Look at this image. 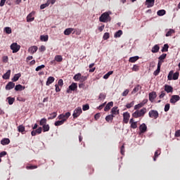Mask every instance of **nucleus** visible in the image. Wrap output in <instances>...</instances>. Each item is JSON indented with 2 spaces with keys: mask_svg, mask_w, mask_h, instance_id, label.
I'll list each match as a JSON object with an SVG mask.
<instances>
[{
  "mask_svg": "<svg viewBox=\"0 0 180 180\" xmlns=\"http://www.w3.org/2000/svg\"><path fill=\"white\" fill-rule=\"evenodd\" d=\"M56 79L53 77H49L46 83V85L49 86V85H51V84H53Z\"/></svg>",
  "mask_w": 180,
  "mask_h": 180,
  "instance_id": "obj_24",
  "label": "nucleus"
},
{
  "mask_svg": "<svg viewBox=\"0 0 180 180\" xmlns=\"http://www.w3.org/2000/svg\"><path fill=\"white\" fill-rule=\"evenodd\" d=\"M167 58V53H163L158 58V64H160V65H162V63H164V60Z\"/></svg>",
  "mask_w": 180,
  "mask_h": 180,
  "instance_id": "obj_13",
  "label": "nucleus"
},
{
  "mask_svg": "<svg viewBox=\"0 0 180 180\" xmlns=\"http://www.w3.org/2000/svg\"><path fill=\"white\" fill-rule=\"evenodd\" d=\"M25 89V86H22L21 84H17L15 86V91H23Z\"/></svg>",
  "mask_w": 180,
  "mask_h": 180,
  "instance_id": "obj_33",
  "label": "nucleus"
},
{
  "mask_svg": "<svg viewBox=\"0 0 180 180\" xmlns=\"http://www.w3.org/2000/svg\"><path fill=\"white\" fill-rule=\"evenodd\" d=\"M148 115H149V117H151L152 119H158V117L160 116L158 111L155 110H151L148 112Z\"/></svg>",
  "mask_w": 180,
  "mask_h": 180,
  "instance_id": "obj_5",
  "label": "nucleus"
},
{
  "mask_svg": "<svg viewBox=\"0 0 180 180\" xmlns=\"http://www.w3.org/2000/svg\"><path fill=\"white\" fill-rule=\"evenodd\" d=\"M112 74H113V71H110L108 73H106L104 76H103V79H108V78H109V77H110V75H112Z\"/></svg>",
  "mask_w": 180,
  "mask_h": 180,
  "instance_id": "obj_45",
  "label": "nucleus"
},
{
  "mask_svg": "<svg viewBox=\"0 0 180 180\" xmlns=\"http://www.w3.org/2000/svg\"><path fill=\"white\" fill-rule=\"evenodd\" d=\"M43 131V128L41 127H39L37 129L33 130L31 132L32 136H36V134H41V131Z\"/></svg>",
  "mask_w": 180,
  "mask_h": 180,
  "instance_id": "obj_12",
  "label": "nucleus"
},
{
  "mask_svg": "<svg viewBox=\"0 0 180 180\" xmlns=\"http://www.w3.org/2000/svg\"><path fill=\"white\" fill-rule=\"evenodd\" d=\"M161 63H158L157 70L153 72L155 77H157V75H159L160 72H161Z\"/></svg>",
  "mask_w": 180,
  "mask_h": 180,
  "instance_id": "obj_22",
  "label": "nucleus"
},
{
  "mask_svg": "<svg viewBox=\"0 0 180 180\" xmlns=\"http://www.w3.org/2000/svg\"><path fill=\"white\" fill-rule=\"evenodd\" d=\"M47 124V119L46 118H42L40 122H39V124L40 126H44Z\"/></svg>",
  "mask_w": 180,
  "mask_h": 180,
  "instance_id": "obj_41",
  "label": "nucleus"
},
{
  "mask_svg": "<svg viewBox=\"0 0 180 180\" xmlns=\"http://www.w3.org/2000/svg\"><path fill=\"white\" fill-rule=\"evenodd\" d=\"M77 88H78V84L73 82L70 86H69V89L67 90V93L70 94V91H75Z\"/></svg>",
  "mask_w": 180,
  "mask_h": 180,
  "instance_id": "obj_10",
  "label": "nucleus"
},
{
  "mask_svg": "<svg viewBox=\"0 0 180 180\" xmlns=\"http://www.w3.org/2000/svg\"><path fill=\"white\" fill-rule=\"evenodd\" d=\"M139 56L131 57L129 60V63H136L139 60Z\"/></svg>",
  "mask_w": 180,
  "mask_h": 180,
  "instance_id": "obj_39",
  "label": "nucleus"
},
{
  "mask_svg": "<svg viewBox=\"0 0 180 180\" xmlns=\"http://www.w3.org/2000/svg\"><path fill=\"white\" fill-rule=\"evenodd\" d=\"M143 106H144V105L143 104H141V103H140L134 106V110H137L143 108Z\"/></svg>",
  "mask_w": 180,
  "mask_h": 180,
  "instance_id": "obj_49",
  "label": "nucleus"
},
{
  "mask_svg": "<svg viewBox=\"0 0 180 180\" xmlns=\"http://www.w3.org/2000/svg\"><path fill=\"white\" fill-rule=\"evenodd\" d=\"M39 51H41V53H43V51H46V46H44V45H41L39 49Z\"/></svg>",
  "mask_w": 180,
  "mask_h": 180,
  "instance_id": "obj_61",
  "label": "nucleus"
},
{
  "mask_svg": "<svg viewBox=\"0 0 180 180\" xmlns=\"http://www.w3.org/2000/svg\"><path fill=\"white\" fill-rule=\"evenodd\" d=\"M9 143H11V140L8 138H4L1 141V144H2V146H8Z\"/></svg>",
  "mask_w": 180,
  "mask_h": 180,
  "instance_id": "obj_25",
  "label": "nucleus"
},
{
  "mask_svg": "<svg viewBox=\"0 0 180 180\" xmlns=\"http://www.w3.org/2000/svg\"><path fill=\"white\" fill-rule=\"evenodd\" d=\"M130 119V113L129 112H126L123 113V122L126 124L129 123V120Z\"/></svg>",
  "mask_w": 180,
  "mask_h": 180,
  "instance_id": "obj_9",
  "label": "nucleus"
},
{
  "mask_svg": "<svg viewBox=\"0 0 180 180\" xmlns=\"http://www.w3.org/2000/svg\"><path fill=\"white\" fill-rule=\"evenodd\" d=\"M55 61H57V63H61V61H63V56L61 55H56L55 56Z\"/></svg>",
  "mask_w": 180,
  "mask_h": 180,
  "instance_id": "obj_35",
  "label": "nucleus"
},
{
  "mask_svg": "<svg viewBox=\"0 0 180 180\" xmlns=\"http://www.w3.org/2000/svg\"><path fill=\"white\" fill-rule=\"evenodd\" d=\"M50 115L51 117H49V119H56V117H57V112H52L50 114Z\"/></svg>",
  "mask_w": 180,
  "mask_h": 180,
  "instance_id": "obj_58",
  "label": "nucleus"
},
{
  "mask_svg": "<svg viewBox=\"0 0 180 180\" xmlns=\"http://www.w3.org/2000/svg\"><path fill=\"white\" fill-rule=\"evenodd\" d=\"M106 98V94H103V93H101L98 97V99H100L101 101H103V99Z\"/></svg>",
  "mask_w": 180,
  "mask_h": 180,
  "instance_id": "obj_51",
  "label": "nucleus"
},
{
  "mask_svg": "<svg viewBox=\"0 0 180 180\" xmlns=\"http://www.w3.org/2000/svg\"><path fill=\"white\" fill-rule=\"evenodd\" d=\"M18 130L20 133H22L23 134V132L25 131V126H23V125L18 126Z\"/></svg>",
  "mask_w": 180,
  "mask_h": 180,
  "instance_id": "obj_43",
  "label": "nucleus"
},
{
  "mask_svg": "<svg viewBox=\"0 0 180 180\" xmlns=\"http://www.w3.org/2000/svg\"><path fill=\"white\" fill-rule=\"evenodd\" d=\"M139 70H140V67L137 65H134L133 68H132V71H139Z\"/></svg>",
  "mask_w": 180,
  "mask_h": 180,
  "instance_id": "obj_55",
  "label": "nucleus"
},
{
  "mask_svg": "<svg viewBox=\"0 0 180 180\" xmlns=\"http://www.w3.org/2000/svg\"><path fill=\"white\" fill-rule=\"evenodd\" d=\"M125 106L127 109H130V108H133V106H134V101L127 103Z\"/></svg>",
  "mask_w": 180,
  "mask_h": 180,
  "instance_id": "obj_50",
  "label": "nucleus"
},
{
  "mask_svg": "<svg viewBox=\"0 0 180 180\" xmlns=\"http://www.w3.org/2000/svg\"><path fill=\"white\" fill-rule=\"evenodd\" d=\"M20 77H22V75L20 73L15 74L12 79L13 82H16V81H18Z\"/></svg>",
  "mask_w": 180,
  "mask_h": 180,
  "instance_id": "obj_27",
  "label": "nucleus"
},
{
  "mask_svg": "<svg viewBox=\"0 0 180 180\" xmlns=\"http://www.w3.org/2000/svg\"><path fill=\"white\" fill-rule=\"evenodd\" d=\"M40 40L41 41H49V35H41Z\"/></svg>",
  "mask_w": 180,
  "mask_h": 180,
  "instance_id": "obj_34",
  "label": "nucleus"
},
{
  "mask_svg": "<svg viewBox=\"0 0 180 180\" xmlns=\"http://www.w3.org/2000/svg\"><path fill=\"white\" fill-rule=\"evenodd\" d=\"M37 50H39V48L37 46H32L28 49V52L30 53V54H34Z\"/></svg>",
  "mask_w": 180,
  "mask_h": 180,
  "instance_id": "obj_16",
  "label": "nucleus"
},
{
  "mask_svg": "<svg viewBox=\"0 0 180 180\" xmlns=\"http://www.w3.org/2000/svg\"><path fill=\"white\" fill-rule=\"evenodd\" d=\"M42 129L44 132L49 131L50 130V125L49 124L43 125Z\"/></svg>",
  "mask_w": 180,
  "mask_h": 180,
  "instance_id": "obj_40",
  "label": "nucleus"
},
{
  "mask_svg": "<svg viewBox=\"0 0 180 180\" xmlns=\"http://www.w3.org/2000/svg\"><path fill=\"white\" fill-rule=\"evenodd\" d=\"M110 37V35L109 32H105L103 34V40H108V39H109Z\"/></svg>",
  "mask_w": 180,
  "mask_h": 180,
  "instance_id": "obj_48",
  "label": "nucleus"
},
{
  "mask_svg": "<svg viewBox=\"0 0 180 180\" xmlns=\"http://www.w3.org/2000/svg\"><path fill=\"white\" fill-rule=\"evenodd\" d=\"M64 123L65 122L62 120H60V121H56L55 122V126H61V125L64 124Z\"/></svg>",
  "mask_w": 180,
  "mask_h": 180,
  "instance_id": "obj_52",
  "label": "nucleus"
},
{
  "mask_svg": "<svg viewBox=\"0 0 180 180\" xmlns=\"http://www.w3.org/2000/svg\"><path fill=\"white\" fill-rule=\"evenodd\" d=\"M47 6H49V4L47 3H45L40 6V9H45V8H47Z\"/></svg>",
  "mask_w": 180,
  "mask_h": 180,
  "instance_id": "obj_63",
  "label": "nucleus"
},
{
  "mask_svg": "<svg viewBox=\"0 0 180 180\" xmlns=\"http://www.w3.org/2000/svg\"><path fill=\"white\" fill-rule=\"evenodd\" d=\"M123 34V31L118 30L117 32L115 33L114 37H120Z\"/></svg>",
  "mask_w": 180,
  "mask_h": 180,
  "instance_id": "obj_42",
  "label": "nucleus"
},
{
  "mask_svg": "<svg viewBox=\"0 0 180 180\" xmlns=\"http://www.w3.org/2000/svg\"><path fill=\"white\" fill-rule=\"evenodd\" d=\"M147 113V108H143L140 110H136L134 113H132V117L137 119L138 117H143L144 115Z\"/></svg>",
  "mask_w": 180,
  "mask_h": 180,
  "instance_id": "obj_1",
  "label": "nucleus"
},
{
  "mask_svg": "<svg viewBox=\"0 0 180 180\" xmlns=\"http://www.w3.org/2000/svg\"><path fill=\"white\" fill-rule=\"evenodd\" d=\"M36 168H37V166L36 165H30L26 167L27 169H36Z\"/></svg>",
  "mask_w": 180,
  "mask_h": 180,
  "instance_id": "obj_54",
  "label": "nucleus"
},
{
  "mask_svg": "<svg viewBox=\"0 0 180 180\" xmlns=\"http://www.w3.org/2000/svg\"><path fill=\"white\" fill-rule=\"evenodd\" d=\"M87 79L88 77L82 75L79 81L80 83H84Z\"/></svg>",
  "mask_w": 180,
  "mask_h": 180,
  "instance_id": "obj_44",
  "label": "nucleus"
},
{
  "mask_svg": "<svg viewBox=\"0 0 180 180\" xmlns=\"http://www.w3.org/2000/svg\"><path fill=\"white\" fill-rule=\"evenodd\" d=\"M64 85V82L62 79H60L58 82V86H63Z\"/></svg>",
  "mask_w": 180,
  "mask_h": 180,
  "instance_id": "obj_60",
  "label": "nucleus"
},
{
  "mask_svg": "<svg viewBox=\"0 0 180 180\" xmlns=\"http://www.w3.org/2000/svg\"><path fill=\"white\" fill-rule=\"evenodd\" d=\"M34 11H32L27 16V22H33L34 20Z\"/></svg>",
  "mask_w": 180,
  "mask_h": 180,
  "instance_id": "obj_14",
  "label": "nucleus"
},
{
  "mask_svg": "<svg viewBox=\"0 0 180 180\" xmlns=\"http://www.w3.org/2000/svg\"><path fill=\"white\" fill-rule=\"evenodd\" d=\"M70 116H71V112H68L65 114L59 115L58 118L59 120H63L64 122H67V120H68V117H70Z\"/></svg>",
  "mask_w": 180,
  "mask_h": 180,
  "instance_id": "obj_4",
  "label": "nucleus"
},
{
  "mask_svg": "<svg viewBox=\"0 0 180 180\" xmlns=\"http://www.w3.org/2000/svg\"><path fill=\"white\" fill-rule=\"evenodd\" d=\"M13 88H15V83L13 82H9L6 86V91H11V89H13Z\"/></svg>",
  "mask_w": 180,
  "mask_h": 180,
  "instance_id": "obj_17",
  "label": "nucleus"
},
{
  "mask_svg": "<svg viewBox=\"0 0 180 180\" xmlns=\"http://www.w3.org/2000/svg\"><path fill=\"white\" fill-rule=\"evenodd\" d=\"M79 88H80L82 89H85V83H79Z\"/></svg>",
  "mask_w": 180,
  "mask_h": 180,
  "instance_id": "obj_64",
  "label": "nucleus"
},
{
  "mask_svg": "<svg viewBox=\"0 0 180 180\" xmlns=\"http://www.w3.org/2000/svg\"><path fill=\"white\" fill-rule=\"evenodd\" d=\"M168 49H169V46H168V44H165L161 50L162 53H166L168 51Z\"/></svg>",
  "mask_w": 180,
  "mask_h": 180,
  "instance_id": "obj_36",
  "label": "nucleus"
},
{
  "mask_svg": "<svg viewBox=\"0 0 180 180\" xmlns=\"http://www.w3.org/2000/svg\"><path fill=\"white\" fill-rule=\"evenodd\" d=\"M139 130L141 133H146V131H147V125H146L144 123L141 124L139 127Z\"/></svg>",
  "mask_w": 180,
  "mask_h": 180,
  "instance_id": "obj_23",
  "label": "nucleus"
},
{
  "mask_svg": "<svg viewBox=\"0 0 180 180\" xmlns=\"http://www.w3.org/2000/svg\"><path fill=\"white\" fill-rule=\"evenodd\" d=\"M172 33H175V30H169L167 33H166V37H169L172 34Z\"/></svg>",
  "mask_w": 180,
  "mask_h": 180,
  "instance_id": "obj_47",
  "label": "nucleus"
},
{
  "mask_svg": "<svg viewBox=\"0 0 180 180\" xmlns=\"http://www.w3.org/2000/svg\"><path fill=\"white\" fill-rule=\"evenodd\" d=\"M46 68V65H41L36 68L35 71H40L41 70H43V68Z\"/></svg>",
  "mask_w": 180,
  "mask_h": 180,
  "instance_id": "obj_53",
  "label": "nucleus"
},
{
  "mask_svg": "<svg viewBox=\"0 0 180 180\" xmlns=\"http://www.w3.org/2000/svg\"><path fill=\"white\" fill-rule=\"evenodd\" d=\"M11 49L13 51V53H18L20 50V46L18 45V43H13L11 45Z\"/></svg>",
  "mask_w": 180,
  "mask_h": 180,
  "instance_id": "obj_7",
  "label": "nucleus"
},
{
  "mask_svg": "<svg viewBox=\"0 0 180 180\" xmlns=\"http://www.w3.org/2000/svg\"><path fill=\"white\" fill-rule=\"evenodd\" d=\"M113 117H115V116L112 114L107 115L105 117V120H106V122H108V123H109V122H110L112 123V122L113 121Z\"/></svg>",
  "mask_w": 180,
  "mask_h": 180,
  "instance_id": "obj_28",
  "label": "nucleus"
},
{
  "mask_svg": "<svg viewBox=\"0 0 180 180\" xmlns=\"http://www.w3.org/2000/svg\"><path fill=\"white\" fill-rule=\"evenodd\" d=\"M82 76V75H81V73H77L73 77V79H75V81H79Z\"/></svg>",
  "mask_w": 180,
  "mask_h": 180,
  "instance_id": "obj_37",
  "label": "nucleus"
},
{
  "mask_svg": "<svg viewBox=\"0 0 180 180\" xmlns=\"http://www.w3.org/2000/svg\"><path fill=\"white\" fill-rule=\"evenodd\" d=\"M152 53H158L160 51V46L158 44L155 45L151 50Z\"/></svg>",
  "mask_w": 180,
  "mask_h": 180,
  "instance_id": "obj_29",
  "label": "nucleus"
},
{
  "mask_svg": "<svg viewBox=\"0 0 180 180\" xmlns=\"http://www.w3.org/2000/svg\"><path fill=\"white\" fill-rule=\"evenodd\" d=\"M180 100V96L179 95H173L170 98V103L175 105Z\"/></svg>",
  "mask_w": 180,
  "mask_h": 180,
  "instance_id": "obj_8",
  "label": "nucleus"
},
{
  "mask_svg": "<svg viewBox=\"0 0 180 180\" xmlns=\"http://www.w3.org/2000/svg\"><path fill=\"white\" fill-rule=\"evenodd\" d=\"M117 108V107L115 106L111 109L110 113L112 115V116L115 117L117 115L120 114V111Z\"/></svg>",
  "mask_w": 180,
  "mask_h": 180,
  "instance_id": "obj_15",
  "label": "nucleus"
},
{
  "mask_svg": "<svg viewBox=\"0 0 180 180\" xmlns=\"http://www.w3.org/2000/svg\"><path fill=\"white\" fill-rule=\"evenodd\" d=\"M7 101L8 105H13V103L15 102V98L8 97Z\"/></svg>",
  "mask_w": 180,
  "mask_h": 180,
  "instance_id": "obj_38",
  "label": "nucleus"
},
{
  "mask_svg": "<svg viewBox=\"0 0 180 180\" xmlns=\"http://www.w3.org/2000/svg\"><path fill=\"white\" fill-rule=\"evenodd\" d=\"M100 22H103V23H106V22H110L111 18L109 13H103L99 18Z\"/></svg>",
  "mask_w": 180,
  "mask_h": 180,
  "instance_id": "obj_3",
  "label": "nucleus"
},
{
  "mask_svg": "<svg viewBox=\"0 0 180 180\" xmlns=\"http://www.w3.org/2000/svg\"><path fill=\"white\" fill-rule=\"evenodd\" d=\"M140 89H141V86H140V84H138V85H136V86L134 88V89H133L131 94H134L139 92V91H140Z\"/></svg>",
  "mask_w": 180,
  "mask_h": 180,
  "instance_id": "obj_30",
  "label": "nucleus"
},
{
  "mask_svg": "<svg viewBox=\"0 0 180 180\" xmlns=\"http://www.w3.org/2000/svg\"><path fill=\"white\" fill-rule=\"evenodd\" d=\"M74 30H75L74 28H67L65 30L63 33L65 36H70V34H71Z\"/></svg>",
  "mask_w": 180,
  "mask_h": 180,
  "instance_id": "obj_19",
  "label": "nucleus"
},
{
  "mask_svg": "<svg viewBox=\"0 0 180 180\" xmlns=\"http://www.w3.org/2000/svg\"><path fill=\"white\" fill-rule=\"evenodd\" d=\"M169 108H171V105H169V103H167L165 105V112H168V110H169Z\"/></svg>",
  "mask_w": 180,
  "mask_h": 180,
  "instance_id": "obj_57",
  "label": "nucleus"
},
{
  "mask_svg": "<svg viewBox=\"0 0 180 180\" xmlns=\"http://www.w3.org/2000/svg\"><path fill=\"white\" fill-rule=\"evenodd\" d=\"M81 113H82V108H81L80 107L77 108L72 114L73 116V119H77V117H79V116L81 115Z\"/></svg>",
  "mask_w": 180,
  "mask_h": 180,
  "instance_id": "obj_6",
  "label": "nucleus"
},
{
  "mask_svg": "<svg viewBox=\"0 0 180 180\" xmlns=\"http://www.w3.org/2000/svg\"><path fill=\"white\" fill-rule=\"evenodd\" d=\"M131 129H137V122H132L131 124Z\"/></svg>",
  "mask_w": 180,
  "mask_h": 180,
  "instance_id": "obj_59",
  "label": "nucleus"
},
{
  "mask_svg": "<svg viewBox=\"0 0 180 180\" xmlns=\"http://www.w3.org/2000/svg\"><path fill=\"white\" fill-rule=\"evenodd\" d=\"M11 77V70H8L3 76L2 78L4 79H9Z\"/></svg>",
  "mask_w": 180,
  "mask_h": 180,
  "instance_id": "obj_26",
  "label": "nucleus"
},
{
  "mask_svg": "<svg viewBox=\"0 0 180 180\" xmlns=\"http://www.w3.org/2000/svg\"><path fill=\"white\" fill-rule=\"evenodd\" d=\"M4 30L6 32V33L7 34H11V33H12V28L9 27H6L4 28Z\"/></svg>",
  "mask_w": 180,
  "mask_h": 180,
  "instance_id": "obj_46",
  "label": "nucleus"
},
{
  "mask_svg": "<svg viewBox=\"0 0 180 180\" xmlns=\"http://www.w3.org/2000/svg\"><path fill=\"white\" fill-rule=\"evenodd\" d=\"M178 78H179V72H176L175 73H174V70H171L167 76L168 81H176Z\"/></svg>",
  "mask_w": 180,
  "mask_h": 180,
  "instance_id": "obj_2",
  "label": "nucleus"
},
{
  "mask_svg": "<svg viewBox=\"0 0 180 180\" xmlns=\"http://www.w3.org/2000/svg\"><path fill=\"white\" fill-rule=\"evenodd\" d=\"M82 109L84 111L89 110V104H86L82 106Z\"/></svg>",
  "mask_w": 180,
  "mask_h": 180,
  "instance_id": "obj_56",
  "label": "nucleus"
},
{
  "mask_svg": "<svg viewBox=\"0 0 180 180\" xmlns=\"http://www.w3.org/2000/svg\"><path fill=\"white\" fill-rule=\"evenodd\" d=\"M120 153L122 155H124V145H122L120 148Z\"/></svg>",
  "mask_w": 180,
  "mask_h": 180,
  "instance_id": "obj_62",
  "label": "nucleus"
},
{
  "mask_svg": "<svg viewBox=\"0 0 180 180\" xmlns=\"http://www.w3.org/2000/svg\"><path fill=\"white\" fill-rule=\"evenodd\" d=\"M111 108H113V101L109 102L108 104H106L105 107L104 108V111L109 112Z\"/></svg>",
  "mask_w": 180,
  "mask_h": 180,
  "instance_id": "obj_18",
  "label": "nucleus"
},
{
  "mask_svg": "<svg viewBox=\"0 0 180 180\" xmlns=\"http://www.w3.org/2000/svg\"><path fill=\"white\" fill-rule=\"evenodd\" d=\"M160 154H161V150H157L155 152V155H154V157H153V161H157V158H158V155H160Z\"/></svg>",
  "mask_w": 180,
  "mask_h": 180,
  "instance_id": "obj_31",
  "label": "nucleus"
},
{
  "mask_svg": "<svg viewBox=\"0 0 180 180\" xmlns=\"http://www.w3.org/2000/svg\"><path fill=\"white\" fill-rule=\"evenodd\" d=\"M157 98V93L155 91H152L149 93V101L150 102H154V99Z\"/></svg>",
  "mask_w": 180,
  "mask_h": 180,
  "instance_id": "obj_11",
  "label": "nucleus"
},
{
  "mask_svg": "<svg viewBox=\"0 0 180 180\" xmlns=\"http://www.w3.org/2000/svg\"><path fill=\"white\" fill-rule=\"evenodd\" d=\"M166 13H167V11H165V10L164 9L159 10L157 12L158 16H164V15H165Z\"/></svg>",
  "mask_w": 180,
  "mask_h": 180,
  "instance_id": "obj_32",
  "label": "nucleus"
},
{
  "mask_svg": "<svg viewBox=\"0 0 180 180\" xmlns=\"http://www.w3.org/2000/svg\"><path fill=\"white\" fill-rule=\"evenodd\" d=\"M165 91L167 92V94H169L171 92H173L174 88L168 84L165 85Z\"/></svg>",
  "mask_w": 180,
  "mask_h": 180,
  "instance_id": "obj_21",
  "label": "nucleus"
},
{
  "mask_svg": "<svg viewBox=\"0 0 180 180\" xmlns=\"http://www.w3.org/2000/svg\"><path fill=\"white\" fill-rule=\"evenodd\" d=\"M154 2H155V0H146V5L148 8H153L154 6Z\"/></svg>",
  "mask_w": 180,
  "mask_h": 180,
  "instance_id": "obj_20",
  "label": "nucleus"
}]
</instances>
